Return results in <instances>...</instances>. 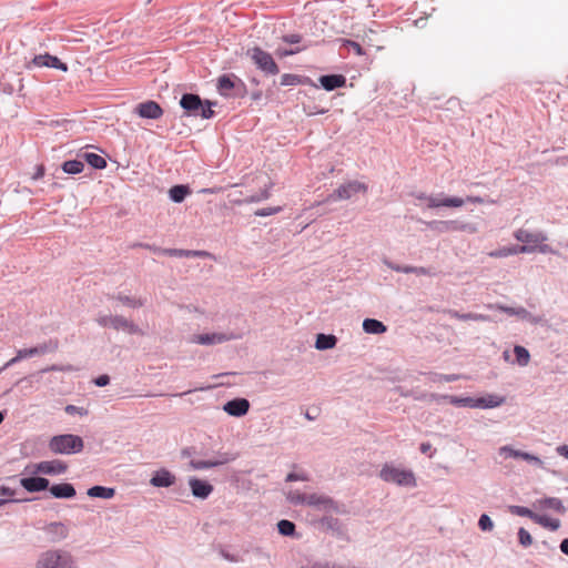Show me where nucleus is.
Returning <instances> with one entry per match:
<instances>
[{
    "instance_id": "obj_49",
    "label": "nucleus",
    "mask_w": 568,
    "mask_h": 568,
    "mask_svg": "<svg viewBox=\"0 0 568 568\" xmlns=\"http://www.w3.org/2000/svg\"><path fill=\"white\" fill-rule=\"evenodd\" d=\"M518 539L521 546L529 547L532 544V537L525 528H519Z\"/></svg>"
},
{
    "instance_id": "obj_29",
    "label": "nucleus",
    "mask_w": 568,
    "mask_h": 568,
    "mask_svg": "<svg viewBox=\"0 0 568 568\" xmlns=\"http://www.w3.org/2000/svg\"><path fill=\"white\" fill-rule=\"evenodd\" d=\"M49 490L54 498L69 499V498H73L77 494L73 485L68 484V483L52 485L49 488Z\"/></svg>"
},
{
    "instance_id": "obj_3",
    "label": "nucleus",
    "mask_w": 568,
    "mask_h": 568,
    "mask_svg": "<svg viewBox=\"0 0 568 568\" xmlns=\"http://www.w3.org/2000/svg\"><path fill=\"white\" fill-rule=\"evenodd\" d=\"M95 321L102 327H112L115 331H123L131 335L143 334L141 328L134 322L121 315L100 314Z\"/></svg>"
},
{
    "instance_id": "obj_36",
    "label": "nucleus",
    "mask_w": 568,
    "mask_h": 568,
    "mask_svg": "<svg viewBox=\"0 0 568 568\" xmlns=\"http://www.w3.org/2000/svg\"><path fill=\"white\" fill-rule=\"evenodd\" d=\"M442 397L454 406L475 408L476 400L474 397H458L453 395H443Z\"/></svg>"
},
{
    "instance_id": "obj_6",
    "label": "nucleus",
    "mask_w": 568,
    "mask_h": 568,
    "mask_svg": "<svg viewBox=\"0 0 568 568\" xmlns=\"http://www.w3.org/2000/svg\"><path fill=\"white\" fill-rule=\"evenodd\" d=\"M367 191V185L358 182V181H351L345 184L339 185L334 193H332L327 201H338V200H348L353 197L355 194L363 192L365 193Z\"/></svg>"
},
{
    "instance_id": "obj_15",
    "label": "nucleus",
    "mask_w": 568,
    "mask_h": 568,
    "mask_svg": "<svg viewBox=\"0 0 568 568\" xmlns=\"http://www.w3.org/2000/svg\"><path fill=\"white\" fill-rule=\"evenodd\" d=\"M234 338L233 334L227 333H206L193 336L192 342L200 345H215Z\"/></svg>"
},
{
    "instance_id": "obj_34",
    "label": "nucleus",
    "mask_w": 568,
    "mask_h": 568,
    "mask_svg": "<svg viewBox=\"0 0 568 568\" xmlns=\"http://www.w3.org/2000/svg\"><path fill=\"white\" fill-rule=\"evenodd\" d=\"M191 193L187 185L179 184L169 190V196L174 203H181Z\"/></svg>"
},
{
    "instance_id": "obj_10",
    "label": "nucleus",
    "mask_w": 568,
    "mask_h": 568,
    "mask_svg": "<svg viewBox=\"0 0 568 568\" xmlns=\"http://www.w3.org/2000/svg\"><path fill=\"white\" fill-rule=\"evenodd\" d=\"M418 199L426 200L427 207H429V209H436V207H440V206L460 207L464 205V199L456 197V196H443V194L429 195V196L422 194L418 196Z\"/></svg>"
},
{
    "instance_id": "obj_44",
    "label": "nucleus",
    "mask_w": 568,
    "mask_h": 568,
    "mask_svg": "<svg viewBox=\"0 0 568 568\" xmlns=\"http://www.w3.org/2000/svg\"><path fill=\"white\" fill-rule=\"evenodd\" d=\"M510 513L514 514V515H517V516H521V517H528L530 518L531 520H536L538 514L532 511L531 509L527 508V507H523V506H510Z\"/></svg>"
},
{
    "instance_id": "obj_26",
    "label": "nucleus",
    "mask_w": 568,
    "mask_h": 568,
    "mask_svg": "<svg viewBox=\"0 0 568 568\" xmlns=\"http://www.w3.org/2000/svg\"><path fill=\"white\" fill-rule=\"evenodd\" d=\"M532 506L535 509H539V510L552 509L559 514H565L567 510L566 507L564 506L562 501L556 497H547V498L537 499L532 504Z\"/></svg>"
},
{
    "instance_id": "obj_23",
    "label": "nucleus",
    "mask_w": 568,
    "mask_h": 568,
    "mask_svg": "<svg viewBox=\"0 0 568 568\" xmlns=\"http://www.w3.org/2000/svg\"><path fill=\"white\" fill-rule=\"evenodd\" d=\"M232 89H244L243 82L235 78L234 79L230 75H222L217 80V90L222 95H230V92Z\"/></svg>"
},
{
    "instance_id": "obj_60",
    "label": "nucleus",
    "mask_w": 568,
    "mask_h": 568,
    "mask_svg": "<svg viewBox=\"0 0 568 568\" xmlns=\"http://www.w3.org/2000/svg\"><path fill=\"white\" fill-rule=\"evenodd\" d=\"M300 51V49H277L276 50V54L278 57H287V55H293L295 53H297Z\"/></svg>"
},
{
    "instance_id": "obj_16",
    "label": "nucleus",
    "mask_w": 568,
    "mask_h": 568,
    "mask_svg": "<svg viewBox=\"0 0 568 568\" xmlns=\"http://www.w3.org/2000/svg\"><path fill=\"white\" fill-rule=\"evenodd\" d=\"M250 402L246 398H234L224 404L223 410L230 416L242 417L247 414Z\"/></svg>"
},
{
    "instance_id": "obj_57",
    "label": "nucleus",
    "mask_w": 568,
    "mask_h": 568,
    "mask_svg": "<svg viewBox=\"0 0 568 568\" xmlns=\"http://www.w3.org/2000/svg\"><path fill=\"white\" fill-rule=\"evenodd\" d=\"M344 44H345L347 48H349V49L354 50V51H355V53H356V54H358V55H362V54L364 53V52H363V49H362V47H361V44H359V43H357V42H355V41L346 40V41L344 42Z\"/></svg>"
},
{
    "instance_id": "obj_4",
    "label": "nucleus",
    "mask_w": 568,
    "mask_h": 568,
    "mask_svg": "<svg viewBox=\"0 0 568 568\" xmlns=\"http://www.w3.org/2000/svg\"><path fill=\"white\" fill-rule=\"evenodd\" d=\"M379 477L386 483L397 484L399 486H415V477L410 470L397 468L393 465H385L381 471Z\"/></svg>"
},
{
    "instance_id": "obj_21",
    "label": "nucleus",
    "mask_w": 568,
    "mask_h": 568,
    "mask_svg": "<svg viewBox=\"0 0 568 568\" xmlns=\"http://www.w3.org/2000/svg\"><path fill=\"white\" fill-rule=\"evenodd\" d=\"M140 246L151 248L154 252L162 253L169 256H175V257H193V256H202L206 253L203 251H191V250H182V248H159V247H151L148 244H140Z\"/></svg>"
},
{
    "instance_id": "obj_48",
    "label": "nucleus",
    "mask_w": 568,
    "mask_h": 568,
    "mask_svg": "<svg viewBox=\"0 0 568 568\" xmlns=\"http://www.w3.org/2000/svg\"><path fill=\"white\" fill-rule=\"evenodd\" d=\"M458 379V375H455V374H449V375H446V374H433L430 376V381L434 382V383H450V382H455Z\"/></svg>"
},
{
    "instance_id": "obj_20",
    "label": "nucleus",
    "mask_w": 568,
    "mask_h": 568,
    "mask_svg": "<svg viewBox=\"0 0 568 568\" xmlns=\"http://www.w3.org/2000/svg\"><path fill=\"white\" fill-rule=\"evenodd\" d=\"M176 477L168 469L161 468L156 470L150 479L153 487H171L175 484Z\"/></svg>"
},
{
    "instance_id": "obj_53",
    "label": "nucleus",
    "mask_w": 568,
    "mask_h": 568,
    "mask_svg": "<svg viewBox=\"0 0 568 568\" xmlns=\"http://www.w3.org/2000/svg\"><path fill=\"white\" fill-rule=\"evenodd\" d=\"M442 396L443 395H438L435 393H430V394L423 393V394L414 395V398L416 400H436V402H438V400L443 399Z\"/></svg>"
},
{
    "instance_id": "obj_9",
    "label": "nucleus",
    "mask_w": 568,
    "mask_h": 568,
    "mask_svg": "<svg viewBox=\"0 0 568 568\" xmlns=\"http://www.w3.org/2000/svg\"><path fill=\"white\" fill-rule=\"evenodd\" d=\"M236 459V455L232 453H217L216 457L209 460L192 459L190 467L194 470L209 469L217 466H222Z\"/></svg>"
},
{
    "instance_id": "obj_18",
    "label": "nucleus",
    "mask_w": 568,
    "mask_h": 568,
    "mask_svg": "<svg viewBox=\"0 0 568 568\" xmlns=\"http://www.w3.org/2000/svg\"><path fill=\"white\" fill-rule=\"evenodd\" d=\"M57 348L58 343L50 341L48 343H42L31 348L19 349V358L24 359L32 356L44 355L47 353L54 352Z\"/></svg>"
},
{
    "instance_id": "obj_55",
    "label": "nucleus",
    "mask_w": 568,
    "mask_h": 568,
    "mask_svg": "<svg viewBox=\"0 0 568 568\" xmlns=\"http://www.w3.org/2000/svg\"><path fill=\"white\" fill-rule=\"evenodd\" d=\"M65 413L69 414V415H81V416H84L88 414V410L84 409L83 407H78V406H74V405H67L65 408H64Z\"/></svg>"
},
{
    "instance_id": "obj_61",
    "label": "nucleus",
    "mask_w": 568,
    "mask_h": 568,
    "mask_svg": "<svg viewBox=\"0 0 568 568\" xmlns=\"http://www.w3.org/2000/svg\"><path fill=\"white\" fill-rule=\"evenodd\" d=\"M295 480H307V477L304 475L295 474V473H290L286 476V481H295Z\"/></svg>"
},
{
    "instance_id": "obj_42",
    "label": "nucleus",
    "mask_w": 568,
    "mask_h": 568,
    "mask_svg": "<svg viewBox=\"0 0 568 568\" xmlns=\"http://www.w3.org/2000/svg\"><path fill=\"white\" fill-rule=\"evenodd\" d=\"M514 353L516 356V361L520 366H526L529 363L530 355L529 352L524 346H515Z\"/></svg>"
},
{
    "instance_id": "obj_1",
    "label": "nucleus",
    "mask_w": 568,
    "mask_h": 568,
    "mask_svg": "<svg viewBox=\"0 0 568 568\" xmlns=\"http://www.w3.org/2000/svg\"><path fill=\"white\" fill-rule=\"evenodd\" d=\"M53 454L71 455L82 452L84 447L83 439L73 434H62L53 436L48 444Z\"/></svg>"
},
{
    "instance_id": "obj_58",
    "label": "nucleus",
    "mask_w": 568,
    "mask_h": 568,
    "mask_svg": "<svg viewBox=\"0 0 568 568\" xmlns=\"http://www.w3.org/2000/svg\"><path fill=\"white\" fill-rule=\"evenodd\" d=\"M110 383V377L106 374L100 375L94 379V384L99 387H104Z\"/></svg>"
},
{
    "instance_id": "obj_2",
    "label": "nucleus",
    "mask_w": 568,
    "mask_h": 568,
    "mask_svg": "<svg viewBox=\"0 0 568 568\" xmlns=\"http://www.w3.org/2000/svg\"><path fill=\"white\" fill-rule=\"evenodd\" d=\"M73 564L69 552L62 550H47L40 554L34 568H71Z\"/></svg>"
},
{
    "instance_id": "obj_5",
    "label": "nucleus",
    "mask_w": 568,
    "mask_h": 568,
    "mask_svg": "<svg viewBox=\"0 0 568 568\" xmlns=\"http://www.w3.org/2000/svg\"><path fill=\"white\" fill-rule=\"evenodd\" d=\"M246 54L252 59L256 67L265 74L275 75L278 73V67L268 52L262 50L258 47H254L252 49H248Z\"/></svg>"
},
{
    "instance_id": "obj_40",
    "label": "nucleus",
    "mask_w": 568,
    "mask_h": 568,
    "mask_svg": "<svg viewBox=\"0 0 568 568\" xmlns=\"http://www.w3.org/2000/svg\"><path fill=\"white\" fill-rule=\"evenodd\" d=\"M116 300L120 303H122L123 305L132 307V308L142 307L145 304V301L142 298H135V297H131V296L122 295V294H119L116 296Z\"/></svg>"
},
{
    "instance_id": "obj_50",
    "label": "nucleus",
    "mask_w": 568,
    "mask_h": 568,
    "mask_svg": "<svg viewBox=\"0 0 568 568\" xmlns=\"http://www.w3.org/2000/svg\"><path fill=\"white\" fill-rule=\"evenodd\" d=\"M478 526L484 531H490L494 528V523L488 515L483 514L479 517Z\"/></svg>"
},
{
    "instance_id": "obj_17",
    "label": "nucleus",
    "mask_w": 568,
    "mask_h": 568,
    "mask_svg": "<svg viewBox=\"0 0 568 568\" xmlns=\"http://www.w3.org/2000/svg\"><path fill=\"white\" fill-rule=\"evenodd\" d=\"M536 247L530 245H516V246H504L501 248L491 251L488 253L490 257L500 258L516 254H528L534 253Z\"/></svg>"
},
{
    "instance_id": "obj_54",
    "label": "nucleus",
    "mask_w": 568,
    "mask_h": 568,
    "mask_svg": "<svg viewBox=\"0 0 568 568\" xmlns=\"http://www.w3.org/2000/svg\"><path fill=\"white\" fill-rule=\"evenodd\" d=\"M535 247H536L535 252H539V253H542V254H555V255L559 254L550 245L545 244V242H542L540 244H537Z\"/></svg>"
},
{
    "instance_id": "obj_41",
    "label": "nucleus",
    "mask_w": 568,
    "mask_h": 568,
    "mask_svg": "<svg viewBox=\"0 0 568 568\" xmlns=\"http://www.w3.org/2000/svg\"><path fill=\"white\" fill-rule=\"evenodd\" d=\"M278 532L283 536H294L295 534V524L287 519H282L277 523Z\"/></svg>"
},
{
    "instance_id": "obj_8",
    "label": "nucleus",
    "mask_w": 568,
    "mask_h": 568,
    "mask_svg": "<svg viewBox=\"0 0 568 568\" xmlns=\"http://www.w3.org/2000/svg\"><path fill=\"white\" fill-rule=\"evenodd\" d=\"M486 307L489 310L501 311L511 316H517L520 320L527 321L534 325L540 324L544 321L542 316L534 315L524 307H510L503 304H488Z\"/></svg>"
},
{
    "instance_id": "obj_25",
    "label": "nucleus",
    "mask_w": 568,
    "mask_h": 568,
    "mask_svg": "<svg viewBox=\"0 0 568 568\" xmlns=\"http://www.w3.org/2000/svg\"><path fill=\"white\" fill-rule=\"evenodd\" d=\"M32 64L36 67L55 68L64 72L68 71L65 63L61 62L57 57L50 55L49 53L36 55L32 60Z\"/></svg>"
},
{
    "instance_id": "obj_37",
    "label": "nucleus",
    "mask_w": 568,
    "mask_h": 568,
    "mask_svg": "<svg viewBox=\"0 0 568 568\" xmlns=\"http://www.w3.org/2000/svg\"><path fill=\"white\" fill-rule=\"evenodd\" d=\"M84 169V164L80 160H69L62 164V170L67 174H78Z\"/></svg>"
},
{
    "instance_id": "obj_28",
    "label": "nucleus",
    "mask_w": 568,
    "mask_h": 568,
    "mask_svg": "<svg viewBox=\"0 0 568 568\" xmlns=\"http://www.w3.org/2000/svg\"><path fill=\"white\" fill-rule=\"evenodd\" d=\"M475 400V408H495L505 403V397L495 394H488L483 397H477Z\"/></svg>"
},
{
    "instance_id": "obj_24",
    "label": "nucleus",
    "mask_w": 568,
    "mask_h": 568,
    "mask_svg": "<svg viewBox=\"0 0 568 568\" xmlns=\"http://www.w3.org/2000/svg\"><path fill=\"white\" fill-rule=\"evenodd\" d=\"M180 105L189 113L197 115L202 108V99L197 94L185 93L180 100Z\"/></svg>"
},
{
    "instance_id": "obj_13",
    "label": "nucleus",
    "mask_w": 568,
    "mask_h": 568,
    "mask_svg": "<svg viewBox=\"0 0 568 568\" xmlns=\"http://www.w3.org/2000/svg\"><path fill=\"white\" fill-rule=\"evenodd\" d=\"M134 111L141 118L152 119V120L159 119L163 114L162 108L155 101H145V102L139 103L135 106Z\"/></svg>"
},
{
    "instance_id": "obj_35",
    "label": "nucleus",
    "mask_w": 568,
    "mask_h": 568,
    "mask_svg": "<svg viewBox=\"0 0 568 568\" xmlns=\"http://www.w3.org/2000/svg\"><path fill=\"white\" fill-rule=\"evenodd\" d=\"M87 494H88V496L94 497V498L110 499L114 496L115 490H114V488H109V487H103V486H93L88 489Z\"/></svg>"
},
{
    "instance_id": "obj_33",
    "label": "nucleus",
    "mask_w": 568,
    "mask_h": 568,
    "mask_svg": "<svg viewBox=\"0 0 568 568\" xmlns=\"http://www.w3.org/2000/svg\"><path fill=\"white\" fill-rule=\"evenodd\" d=\"M363 329L367 334H383L387 331V327L378 320L366 318L363 322Z\"/></svg>"
},
{
    "instance_id": "obj_51",
    "label": "nucleus",
    "mask_w": 568,
    "mask_h": 568,
    "mask_svg": "<svg viewBox=\"0 0 568 568\" xmlns=\"http://www.w3.org/2000/svg\"><path fill=\"white\" fill-rule=\"evenodd\" d=\"M389 268H392L393 271L395 272H400V273H406V274H409L413 272L412 270V266L410 265H405V266H402V265H398V264H394L393 262H389V261H385L384 262Z\"/></svg>"
},
{
    "instance_id": "obj_62",
    "label": "nucleus",
    "mask_w": 568,
    "mask_h": 568,
    "mask_svg": "<svg viewBox=\"0 0 568 568\" xmlns=\"http://www.w3.org/2000/svg\"><path fill=\"white\" fill-rule=\"evenodd\" d=\"M283 40L287 43H298L301 41V36L298 34H288L283 38Z\"/></svg>"
},
{
    "instance_id": "obj_38",
    "label": "nucleus",
    "mask_w": 568,
    "mask_h": 568,
    "mask_svg": "<svg viewBox=\"0 0 568 568\" xmlns=\"http://www.w3.org/2000/svg\"><path fill=\"white\" fill-rule=\"evenodd\" d=\"M535 523L539 524L540 526H542L545 528H549L552 531H556L560 527V520L559 519H552V518H549L546 515H539L538 514Z\"/></svg>"
},
{
    "instance_id": "obj_59",
    "label": "nucleus",
    "mask_w": 568,
    "mask_h": 568,
    "mask_svg": "<svg viewBox=\"0 0 568 568\" xmlns=\"http://www.w3.org/2000/svg\"><path fill=\"white\" fill-rule=\"evenodd\" d=\"M49 371L71 372V371H73V367L71 365H67V366L52 365L50 367L42 369L41 372L44 373V372H49Z\"/></svg>"
},
{
    "instance_id": "obj_27",
    "label": "nucleus",
    "mask_w": 568,
    "mask_h": 568,
    "mask_svg": "<svg viewBox=\"0 0 568 568\" xmlns=\"http://www.w3.org/2000/svg\"><path fill=\"white\" fill-rule=\"evenodd\" d=\"M318 81L326 91H333L337 88L344 87L346 78L342 74H328L320 77Z\"/></svg>"
},
{
    "instance_id": "obj_45",
    "label": "nucleus",
    "mask_w": 568,
    "mask_h": 568,
    "mask_svg": "<svg viewBox=\"0 0 568 568\" xmlns=\"http://www.w3.org/2000/svg\"><path fill=\"white\" fill-rule=\"evenodd\" d=\"M456 231H462V232H467V233L474 234L478 231V229H477L476 224H474V223H463V222L454 221L453 232H456Z\"/></svg>"
},
{
    "instance_id": "obj_31",
    "label": "nucleus",
    "mask_w": 568,
    "mask_h": 568,
    "mask_svg": "<svg viewBox=\"0 0 568 568\" xmlns=\"http://www.w3.org/2000/svg\"><path fill=\"white\" fill-rule=\"evenodd\" d=\"M337 344V337L333 334H317L315 348L318 351L332 349Z\"/></svg>"
},
{
    "instance_id": "obj_11",
    "label": "nucleus",
    "mask_w": 568,
    "mask_h": 568,
    "mask_svg": "<svg viewBox=\"0 0 568 568\" xmlns=\"http://www.w3.org/2000/svg\"><path fill=\"white\" fill-rule=\"evenodd\" d=\"M499 455L501 456H505L506 458L507 457H510V458H520V459H524L526 460L527 463L529 464H532L537 467H540L542 468L544 467V462L538 457V456H535L530 453H526V452H521V450H518V449H515L513 448L511 446H501L498 450Z\"/></svg>"
},
{
    "instance_id": "obj_19",
    "label": "nucleus",
    "mask_w": 568,
    "mask_h": 568,
    "mask_svg": "<svg viewBox=\"0 0 568 568\" xmlns=\"http://www.w3.org/2000/svg\"><path fill=\"white\" fill-rule=\"evenodd\" d=\"M189 486L192 495L200 499H206L213 491V486L210 483L196 477H191L189 479Z\"/></svg>"
},
{
    "instance_id": "obj_63",
    "label": "nucleus",
    "mask_w": 568,
    "mask_h": 568,
    "mask_svg": "<svg viewBox=\"0 0 568 568\" xmlns=\"http://www.w3.org/2000/svg\"><path fill=\"white\" fill-rule=\"evenodd\" d=\"M0 496L11 498L14 496V490L9 487L2 486V487H0Z\"/></svg>"
},
{
    "instance_id": "obj_32",
    "label": "nucleus",
    "mask_w": 568,
    "mask_h": 568,
    "mask_svg": "<svg viewBox=\"0 0 568 568\" xmlns=\"http://www.w3.org/2000/svg\"><path fill=\"white\" fill-rule=\"evenodd\" d=\"M450 317L457 318L459 321H476V322H489L491 321L490 316L485 314L477 313H459L454 310H449L447 312Z\"/></svg>"
},
{
    "instance_id": "obj_64",
    "label": "nucleus",
    "mask_w": 568,
    "mask_h": 568,
    "mask_svg": "<svg viewBox=\"0 0 568 568\" xmlns=\"http://www.w3.org/2000/svg\"><path fill=\"white\" fill-rule=\"evenodd\" d=\"M556 452L568 459V445H560L556 448Z\"/></svg>"
},
{
    "instance_id": "obj_43",
    "label": "nucleus",
    "mask_w": 568,
    "mask_h": 568,
    "mask_svg": "<svg viewBox=\"0 0 568 568\" xmlns=\"http://www.w3.org/2000/svg\"><path fill=\"white\" fill-rule=\"evenodd\" d=\"M286 499L292 505H295V506L296 505H306L307 495L306 494H302L298 490H290L286 494Z\"/></svg>"
},
{
    "instance_id": "obj_52",
    "label": "nucleus",
    "mask_w": 568,
    "mask_h": 568,
    "mask_svg": "<svg viewBox=\"0 0 568 568\" xmlns=\"http://www.w3.org/2000/svg\"><path fill=\"white\" fill-rule=\"evenodd\" d=\"M300 82V79L295 74L285 73L281 77V85H295Z\"/></svg>"
},
{
    "instance_id": "obj_46",
    "label": "nucleus",
    "mask_w": 568,
    "mask_h": 568,
    "mask_svg": "<svg viewBox=\"0 0 568 568\" xmlns=\"http://www.w3.org/2000/svg\"><path fill=\"white\" fill-rule=\"evenodd\" d=\"M215 105V102H211L206 100L205 102L202 101V108H200L199 114L203 119H211L214 115V111L212 110V106Z\"/></svg>"
},
{
    "instance_id": "obj_47",
    "label": "nucleus",
    "mask_w": 568,
    "mask_h": 568,
    "mask_svg": "<svg viewBox=\"0 0 568 568\" xmlns=\"http://www.w3.org/2000/svg\"><path fill=\"white\" fill-rule=\"evenodd\" d=\"M429 225L439 232H453L454 221H434Z\"/></svg>"
},
{
    "instance_id": "obj_39",
    "label": "nucleus",
    "mask_w": 568,
    "mask_h": 568,
    "mask_svg": "<svg viewBox=\"0 0 568 568\" xmlns=\"http://www.w3.org/2000/svg\"><path fill=\"white\" fill-rule=\"evenodd\" d=\"M83 158L94 169L101 170L106 166V161L99 154L85 152Z\"/></svg>"
},
{
    "instance_id": "obj_7",
    "label": "nucleus",
    "mask_w": 568,
    "mask_h": 568,
    "mask_svg": "<svg viewBox=\"0 0 568 568\" xmlns=\"http://www.w3.org/2000/svg\"><path fill=\"white\" fill-rule=\"evenodd\" d=\"M67 464L61 460H44L26 468L30 474L60 475L67 471Z\"/></svg>"
},
{
    "instance_id": "obj_30",
    "label": "nucleus",
    "mask_w": 568,
    "mask_h": 568,
    "mask_svg": "<svg viewBox=\"0 0 568 568\" xmlns=\"http://www.w3.org/2000/svg\"><path fill=\"white\" fill-rule=\"evenodd\" d=\"M44 530L52 536V541H59L65 539L69 535V530L63 523H51Z\"/></svg>"
},
{
    "instance_id": "obj_22",
    "label": "nucleus",
    "mask_w": 568,
    "mask_h": 568,
    "mask_svg": "<svg viewBox=\"0 0 568 568\" xmlns=\"http://www.w3.org/2000/svg\"><path fill=\"white\" fill-rule=\"evenodd\" d=\"M50 481L44 477H26L21 478L20 485L29 493L42 491L49 488Z\"/></svg>"
},
{
    "instance_id": "obj_12",
    "label": "nucleus",
    "mask_w": 568,
    "mask_h": 568,
    "mask_svg": "<svg viewBox=\"0 0 568 568\" xmlns=\"http://www.w3.org/2000/svg\"><path fill=\"white\" fill-rule=\"evenodd\" d=\"M514 237L518 241L524 243V245H530L536 246L537 244H540L542 242H546L548 240L547 235L541 232H531L526 229H518L514 232Z\"/></svg>"
},
{
    "instance_id": "obj_56",
    "label": "nucleus",
    "mask_w": 568,
    "mask_h": 568,
    "mask_svg": "<svg viewBox=\"0 0 568 568\" xmlns=\"http://www.w3.org/2000/svg\"><path fill=\"white\" fill-rule=\"evenodd\" d=\"M281 210H282L281 206L270 207V209H260L255 212V215L256 216H268V215L278 213Z\"/></svg>"
},
{
    "instance_id": "obj_14",
    "label": "nucleus",
    "mask_w": 568,
    "mask_h": 568,
    "mask_svg": "<svg viewBox=\"0 0 568 568\" xmlns=\"http://www.w3.org/2000/svg\"><path fill=\"white\" fill-rule=\"evenodd\" d=\"M306 505L323 511L337 509L335 501L331 497L320 494L307 495Z\"/></svg>"
}]
</instances>
